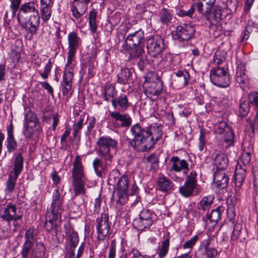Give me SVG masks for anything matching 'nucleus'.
Listing matches in <instances>:
<instances>
[{"label": "nucleus", "mask_w": 258, "mask_h": 258, "mask_svg": "<svg viewBox=\"0 0 258 258\" xmlns=\"http://www.w3.org/2000/svg\"><path fill=\"white\" fill-rule=\"evenodd\" d=\"M40 83L44 88V89H46L48 93L53 95V89L48 83L46 82H40Z\"/></svg>", "instance_id": "nucleus-64"}, {"label": "nucleus", "mask_w": 258, "mask_h": 258, "mask_svg": "<svg viewBox=\"0 0 258 258\" xmlns=\"http://www.w3.org/2000/svg\"><path fill=\"white\" fill-rule=\"evenodd\" d=\"M39 121L37 115L31 111H28L25 115L24 123H29Z\"/></svg>", "instance_id": "nucleus-53"}, {"label": "nucleus", "mask_w": 258, "mask_h": 258, "mask_svg": "<svg viewBox=\"0 0 258 258\" xmlns=\"http://www.w3.org/2000/svg\"><path fill=\"white\" fill-rule=\"evenodd\" d=\"M69 50L67 60H75V56L77 49L81 44V39L75 32L68 35Z\"/></svg>", "instance_id": "nucleus-15"}, {"label": "nucleus", "mask_w": 258, "mask_h": 258, "mask_svg": "<svg viewBox=\"0 0 258 258\" xmlns=\"http://www.w3.org/2000/svg\"><path fill=\"white\" fill-rule=\"evenodd\" d=\"M208 133L203 130L200 131V135L199 139V149L200 151H203L206 147L207 137Z\"/></svg>", "instance_id": "nucleus-48"}, {"label": "nucleus", "mask_w": 258, "mask_h": 258, "mask_svg": "<svg viewBox=\"0 0 258 258\" xmlns=\"http://www.w3.org/2000/svg\"><path fill=\"white\" fill-rule=\"evenodd\" d=\"M112 106L117 108V106L121 111H126L130 105L127 96L124 94H120L118 98L111 100Z\"/></svg>", "instance_id": "nucleus-27"}, {"label": "nucleus", "mask_w": 258, "mask_h": 258, "mask_svg": "<svg viewBox=\"0 0 258 258\" xmlns=\"http://www.w3.org/2000/svg\"><path fill=\"white\" fill-rule=\"evenodd\" d=\"M249 101L240 100L239 102V113L241 116H246L249 111Z\"/></svg>", "instance_id": "nucleus-49"}, {"label": "nucleus", "mask_w": 258, "mask_h": 258, "mask_svg": "<svg viewBox=\"0 0 258 258\" xmlns=\"http://www.w3.org/2000/svg\"><path fill=\"white\" fill-rule=\"evenodd\" d=\"M18 177V176L13 174L12 172L9 174L6 182L7 190L9 192H12L14 190Z\"/></svg>", "instance_id": "nucleus-44"}, {"label": "nucleus", "mask_w": 258, "mask_h": 258, "mask_svg": "<svg viewBox=\"0 0 258 258\" xmlns=\"http://www.w3.org/2000/svg\"><path fill=\"white\" fill-rule=\"evenodd\" d=\"M251 158V149L249 150L248 148L247 149L245 148L241 157V161L244 167L250 163Z\"/></svg>", "instance_id": "nucleus-50"}, {"label": "nucleus", "mask_w": 258, "mask_h": 258, "mask_svg": "<svg viewBox=\"0 0 258 258\" xmlns=\"http://www.w3.org/2000/svg\"><path fill=\"white\" fill-rule=\"evenodd\" d=\"M23 167V158L22 154L18 153L15 158L14 167V173L13 174L18 176L21 173Z\"/></svg>", "instance_id": "nucleus-39"}, {"label": "nucleus", "mask_w": 258, "mask_h": 258, "mask_svg": "<svg viewBox=\"0 0 258 258\" xmlns=\"http://www.w3.org/2000/svg\"><path fill=\"white\" fill-rule=\"evenodd\" d=\"M62 203L63 198L60 197L59 190L56 189L53 194L49 211L46 213L45 223L46 231L51 232L54 230L55 236L60 231V221L57 220L61 218Z\"/></svg>", "instance_id": "nucleus-3"}, {"label": "nucleus", "mask_w": 258, "mask_h": 258, "mask_svg": "<svg viewBox=\"0 0 258 258\" xmlns=\"http://www.w3.org/2000/svg\"><path fill=\"white\" fill-rule=\"evenodd\" d=\"M225 208L223 206H219L216 209L213 210L210 214H207L203 217L204 220L208 222L209 220L210 223L215 225L221 219V215L224 212Z\"/></svg>", "instance_id": "nucleus-28"}, {"label": "nucleus", "mask_w": 258, "mask_h": 258, "mask_svg": "<svg viewBox=\"0 0 258 258\" xmlns=\"http://www.w3.org/2000/svg\"><path fill=\"white\" fill-rule=\"evenodd\" d=\"M195 29L190 25L183 24L176 28V35L177 38L181 40H188L194 36Z\"/></svg>", "instance_id": "nucleus-18"}, {"label": "nucleus", "mask_w": 258, "mask_h": 258, "mask_svg": "<svg viewBox=\"0 0 258 258\" xmlns=\"http://www.w3.org/2000/svg\"><path fill=\"white\" fill-rule=\"evenodd\" d=\"M131 76V72L127 68H122L117 75V82L120 84H126Z\"/></svg>", "instance_id": "nucleus-41"}, {"label": "nucleus", "mask_w": 258, "mask_h": 258, "mask_svg": "<svg viewBox=\"0 0 258 258\" xmlns=\"http://www.w3.org/2000/svg\"><path fill=\"white\" fill-rule=\"evenodd\" d=\"M227 57V52L224 50H218L216 51L214 57V62L218 65H220L225 61Z\"/></svg>", "instance_id": "nucleus-46"}, {"label": "nucleus", "mask_w": 258, "mask_h": 258, "mask_svg": "<svg viewBox=\"0 0 258 258\" xmlns=\"http://www.w3.org/2000/svg\"><path fill=\"white\" fill-rule=\"evenodd\" d=\"M88 8V5L80 0H74L71 7L73 16L77 19L85 14Z\"/></svg>", "instance_id": "nucleus-24"}, {"label": "nucleus", "mask_w": 258, "mask_h": 258, "mask_svg": "<svg viewBox=\"0 0 258 258\" xmlns=\"http://www.w3.org/2000/svg\"><path fill=\"white\" fill-rule=\"evenodd\" d=\"M157 184L159 189L162 191H169L173 186L172 181L163 175L158 177Z\"/></svg>", "instance_id": "nucleus-30"}, {"label": "nucleus", "mask_w": 258, "mask_h": 258, "mask_svg": "<svg viewBox=\"0 0 258 258\" xmlns=\"http://www.w3.org/2000/svg\"><path fill=\"white\" fill-rule=\"evenodd\" d=\"M145 93L148 97L155 99L160 94L163 89L162 83L156 75L153 76L152 80L146 79L144 84Z\"/></svg>", "instance_id": "nucleus-11"}, {"label": "nucleus", "mask_w": 258, "mask_h": 258, "mask_svg": "<svg viewBox=\"0 0 258 258\" xmlns=\"http://www.w3.org/2000/svg\"><path fill=\"white\" fill-rule=\"evenodd\" d=\"M93 167L96 174L100 177H102L103 174H105V171L109 164L106 166L103 165V162L101 159L96 158L92 163Z\"/></svg>", "instance_id": "nucleus-34"}, {"label": "nucleus", "mask_w": 258, "mask_h": 258, "mask_svg": "<svg viewBox=\"0 0 258 258\" xmlns=\"http://www.w3.org/2000/svg\"><path fill=\"white\" fill-rule=\"evenodd\" d=\"M215 132L220 135H223L227 147L233 146L235 135L231 127L226 122L221 121L218 123L215 127Z\"/></svg>", "instance_id": "nucleus-14"}, {"label": "nucleus", "mask_w": 258, "mask_h": 258, "mask_svg": "<svg viewBox=\"0 0 258 258\" xmlns=\"http://www.w3.org/2000/svg\"><path fill=\"white\" fill-rule=\"evenodd\" d=\"M165 48L164 40L161 37H152L147 40L148 53L152 57H156L160 55Z\"/></svg>", "instance_id": "nucleus-13"}, {"label": "nucleus", "mask_w": 258, "mask_h": 258, "mask_svg": "<svg viewBox=\"0 0 258 258\" xmlns=\"http://www.w3.org/2000/svg\"><path fill=\"white\" fill-rule=\"evenodd\" d=\"M229 160L224 154H217L214 158V165L216 170H225L228 166Z\"/></svg>", "instance_id": "nucleus-31"}, {"label": "nucleus", "mask_w": 258, "mask_h": 258, "mask_svg": "<svg viewBox=\"0 0 258 258\" xmlns=\"http://www.w3.org/2000/svg\"><path fill=\"white\" fill-rule=\"evenodd\" d=\"M210 80L214 85L221 88H226L230 83L229 75L227 70L220 67L211 70Z\"/></svg>", "instance_id": "nucleus-7"}, {"label": "nucleus", "mask_w": 258, "mask_h": 258, "mask_svg": "<svg viewBox=\"0 0 258 258\" xmlns=\"http://www.w3.org/2000/svg\"><path fill=\"white\" fill-rule=\"evenodd\" d=\"M52 65V63L51 61V60L49 59L48 62L44 67L43 72L40 73V75L43 79H46L48 78L49 74L51 71Z\"/></svg>", "instance_id": "nucleus-56"}, {"label": "nucleus", "mask_w": 258, "mask_h": 258, "mask_svg": "<svg viewBox=\"0 0 258 258\" xmlns=\"http://www.w3.org/2000/svg\"><path fill=\"white\" fill-rule=\"evenodd\" d=\"M97 239L99 240H104L109 237L110 234V226L109 224L108 216L105 213H102L97 220Z\"/></svg>", "instance_id": "nucleus-12"}, {"label": "nucleus", "mask_w": 258, "mask_h": 258, "mask_svg": "<svg viewBox=\"0 0 258 258\" xmlns=\"http://www.w3.org/2000/svg\"><path fill=\"white\" fill-rule=\"evenodd\" d=\"M37 6L34 1L23 4L20 8L17 16L19 22L24 21L22 26L32 35L36 33L39 25L40 16Z\"/></svg>", "instance_id": "nucleus-2"}, {"label": "nucleus", "mask_w": 258, "mask_h": 258, "mask_svg": "<svg viewBox=\"0 0 258 258\" xmlns=\"http://www.w3.org/2000/svg\"><path fill=\"white\" fill-rule=\"evenodd\" d=\"M85 115H80L79 121L73 126L74 135L76 136L83 127Z\"/></svg>", "instance_id": "nucleus-55"}, {"label": "nucleus", "mask_w": 258, "mask_h": 258, "mask_svg": "<svg viewBox=\"0 0 258 258\" xmlns=\"http://www.w3.org/2000/svg\"><path fill=\"white\" fill-rule=\"evenodd\" d=\"M7 148L8 152L11 153L15 151L17 147V143L14 137V127L12 121L7 126Z\"/></svg>", "instance_id": "nucleus-23"}, {"label": "nucleus", "mask_w": 258, "mask_h": 258, "mask_svg": "<svg viewBox=\"0 0 258 258\" xmlns=\"http://www.w3.org/2000/svg\"><path fill=\"white\" fill-rule=\"evenodd\" d=\"M33 257L39 258H44L45 255V247L44 243L42 242H37L36 244V249L34 251Z\"/></svg>", "instance_id": "nucleus-47"}, {"label": "nucleus", "mask_w": 258, "mask_h": 258, "mask_svg": "<svg viewBox=\"0 0 258 258\" xmlns=\"http://www.w3.org/2000/svg\"><path fill=\"white\" fill-rule=\"evenodd\" d=\"M154 221V214L148 209H144L140 212L139 217L133 220V225L138 230L143 231L150 228Z\"/></svg>", "instance_id": "nucleus-10"}, {"label": "nucleus", "mask_w": 258, "mask_h": 258, "mask_svg": "<svg viewBox=\"0 0 258 258\" xmlns=\"http://www.w3.org/2000/svg\"><path fill=\"white\" fill-rule=\"evenodd\" d=\"M42 132V128L39 121L24 123L23 134L26 139H31L33 134L39 135Z\"/></svg>", "instance_id": "nucleus-19"}, {"label": "nucleus", "mask_w": 258, "mask_h": 258, "mask_svg": "<svg viewBox=\"0 0 258 258\" xmlns=\"http://www.w3.org/2000/svg\"><path fill=\"white\" fill-rule=\"evenodd\" d=\"M172 163L170 170L175 172H180L183 170L188 169V164L184 159L180 160L177 156L172 157L170 160Z\"/></svg>", "instance_id": "nucleus-26"}, {"label": "nucleus", "mask_w": 258, "mask_h": 258, "mask_svg": "<svg viewBox=\"0 0 258 258\" xmlns=\"http://www.w3.org/2000/svg\"><path fill=\"white\" fill-rule=\"evenodd\" d=\"M144 38V33L141 30L137 31L128 35L126 43L130 47L139 45Z\"/></svg>", "instance_id": "nucleus-29"}, {"label": "nucleus", "mask_w": 258, "mask_h": 258, "mask_svg": "<svg viewBox=\"0 0 258 258\" xmlns=\"http://www.w3.org/2000/svg\"><path fill=\"white\" fill-rule=\"evenodd\" d=\"M174 74L177 77L179 78L180 81L183 83L184 86L187 85L189 79V75L187 71H178L177 72H175Z\"/></svg>", "instance_id": "nucleus-51"}, {"label": "nucleus", "mask_w": 258, "mask_h": 258, "mask_svg": "<svg viewBox=\"0 0 258 258\" xmlns=\"http://www.w3.org/2000/svg\"><path fill=\"white\" fill-rule=\"evenodd\" d=\"M110 115L116 120L121 121L122 126L128 127L131 124L132 118L127 113L121 114L119 112H112Z\"/></svg>", "instance_id": "nucleus-33"}, {"label": "nucleus", "mask_w": 258, "mask_h": 258, "mask_svg": "<svg viewBox=\"0 0 258 258\" xmlns=\"http://www.w3.org/2000/svg\"><path fill=\"white\" fill-rule=\"evenodd\" d=\"M130 254L133 255L135 258H150L149 256L146 255H142L140 251L137 248H133L130 252Z\"/></svg>", "instance_id": "nucleus-61"}, {"label": "nucleus", "mask_w": 258, "mask_h": 258, "mask_svg": "<svg viewBox=\"0 0 258 258\" xmlns=\"http://www.w3.org/2000/svg\"><path fill=\"white\" fill-rule=\"evenodd\" d=\"M197 174L192 171L186 177L184 184L179 188L180 193L185 197H188L199 194L198 184L197 179Z\"/></svg>", "instance_id": "nucleus-8"}, {"label": "nucleus", "mask_w": 258, "mask_h": 258, "mask_svg": "<svg viewBox=\"0 0 258 258\" xmlns=\"http://www.w3.org/2000/svg\"><path fill=\"white\" fill-rule=\"evenodd\" d=\"M53 4V0H40V15L44 22H47L50 19L51 16V8Z\"/></svg>", "instance_id": "nucleus-22"}, {"label": "nucleus", "mask_w": 258, "mask_h": 258, "mask_svg": "<svg viewBox=\"0 0 258 258\" xmlns=\"http://www.w3.org/2000/svg\"><path fill=\"white\" fill-rule=\"evenodd\" d=\"M249 102L258 108V92L251 93L249 95Z\"/></svg>", "instance_id": "nucleus-59"}, {"label": "nucleus", "mask_w": 258, "mask_h": 258, "mask_svg": "<svg viewBox=\"0 0 258 258\" xmlns=\"http://www.w3.org/2000/svg\"><path fill=\"white\" fill-rule=\"evenodd\" d=\"M76 65V60H67L63 73L62 92L64 96L70 97L72 95L71 92L72 89L73 79L74 77V69Z\"/></svg>", "instance_id": "nucleus-6"}, {"label": "nucleus", "mask_w": 258, "mask_h": 258, "mask_svg": "<svg viewBox=\"0 0 258 258\" xmlns=\"http://www.w3.org/2000/svg\"><path fill=\"white\" fill-rule=\"evenodd\" d=\"M130 51V59L138 58L142 56L143 53H144V50L143 47L139 45L135 46H132Z\"/></svg>", "instance_id": "nucleus-45"}, {"label": "nucleus", "mask_w": 258, "mask_h": 258, "mask_svg": "<svg viewBox=\"0 0 258 258\" xmlns=\"http://www.w3.org/2000/svg\"><path fill=\"white\" fill-rule=\"evenodd\" d=\"M236 79L237 82L240 85L242 84L243 86L247 83L248 78L244 66H238L236 72Z\"/></svg>", "instance_id": "nucleus-35"}, {"label": "nucleus", "mask_w": 258, "mask_h": 258, "mask_svg": "<svg viewBox=\"0 0 258 258\" xmlns=\"http://www.w3.org/2000/svg\"><path fill=\"white\" fill-rule=\"evenodd\" d=\"M249 125L252 133L254 132L255 129L258 130V111L255 116L253 122H250Z\"/></svg>", "instance_id": "nucleus-62"}, {"label": "nucleus", "mask_w": 258, "mask_h": 258, "mask_svg": "<svg viewBox=\"0 0 258 258\" xmlns=\"http://www.w3.org/2000/svg\"><path fill=\"white\" fill-rule=\"evenodd\" d=\"M116 242L115 239L112 240L108 253V258H115L116 254Z\"/></svg>", "instance_id": "nucleus-60"}, {"label": "nucleus", "mask_w": 258, "mask_h": 258, "mask_svg": "<svg viewBox=\"0 0 258 258\" xmlns=\"http://www.w3.org/2000/svg\"><path fill=\"white\" fill-rule=\"evenodd\" d=\"M199 13L202 15L206 12H210L211 9L215 5L206 0H199L195 3Z\"/></svg>", "instance_id": "nucleus-36"}, {"label": "nucleus", "mask_w": 258, "mask_h": 258, "mask_svg": "<svg viewBox=\"0 0 258 258\" xmlns=\"http://www.w3.org/2000/svg\"><path fill=\"white\" fill-rule=\"evenodd\" d=\"M209 242L208 240L205 245L206 253L209 258H214L218 253L217 250L212 247H209Z\"/></svg>", "instance_id": "nucleus-54"}, {"label": "nucleus", "mask_w": 258, "mask_h": 258, "mask_svg": "<svg viewBox=\"0 0 258 258\" xmlns=\"http://www.w3.org/2000/svg\"><path fill=\"white\" fill-rule=\"evenodd\" d=\"M72 178L75 196L85 194L86 189L85 186L86 178L84 168L79 155L75 157L73 163Z\"/></svg>", "instance_id": "nucleus-4"}, {"label": "nucleus", "mask_w": 258, "mask_h": 258, "mask_svg": "<svg viewBox=\"0 0 258 258\" xmlns=\"http://www.w3.org/2000/svg\"><path fill=\"white\" fill-rule=\"evenodd\" d=\"M242 226L240 224H236L234 226V229L233 232L232 233L231 237V241L232 242H235L236 241L239 237L240 236V235L241 234V229Z\"/></svg>", "instance_id": "nucleus-52"}, {"label": "nucleus", "mask_w": 258, "mask_h": 258, "mask_svg": "<svg viewBox=\"0 0 258 258\" xmlns=\"http://www.w3.org/2000/svg\"><path fill=\"white\" fill-rule=\"evenodd\" d=\"M97 12L94 9L89 12L88 16L89 29L92 34H94L97 31L98 25L96 23Z\"/></svg>", "instance_id": "nucleus-37"}, {"label": "nucleus", "mask_w": 258, "mask_h": 258, "mask_svg": "<svg viewBox=\"0 0 258 258\" xmlns=\"http://www.w3.org/2000/svg\"><path fill=\"white\" fill-rule=\"evenodd\" d=\"M130 180L126 175L120 177L116 184V189L118 191V198L125 199L128 194Z\"/></svg>", "instance_id": "nucleus-21"}, {"label": "nucleus", "mask_w": 258, "mask_h": 258, "mask_svg": "<svg viewBox=\"0 0 258 258\" xmlns=\"http://www.w3.org/2000/svg\"><path fill=\"white\" fill-rule=\"evenodd\" d=\"M115 87L111 84L108 85L104 88L103 92L102 94V98L106 101H110L114 98Z\"/></svg>", "instance_id": "nucleus-43"}, {"label": "nucleus", "mask_w": 258, "mask_h": 258, "mask_svg": "<svg viewBox=\"0 0 258 258\" xmlns=\"http://www.w3.org/2000/svg\"><path fill=\"white\" fill-rule=\"evenodd\" d=\"M35 231L34 227H30L26 230L24 236L25 241L21 251V258L33 257V246L35 242Z\"/></svg>", "instance_id": "nucleus-9"}, {"label": "nucleus", "mask_w": 258, "mask_h": 258, "mask_svg": "<svg viewBox=\"0 0 258 258\" xmlns=\"http://www.w3.org/2000/svg\"><path fill=\"white\" fill-rule=\"evenodd\" d=\"M0 217L8 222L13 220L15 222L22 219V216L17 214V208L15 205L9 204L4 208Z\"/></svg>", "instance_id": "nucleus-17"}, {"label": "nucleus", "mask_w": 258, "mask_h": 258, "mask_svg": "<svg viewBox=\"0 0 258 258\" xmlns=\"http://www.w3.org/2000/svg\"><path fill=\"white\" fill-rule=\"evenodd\" d=\"M159 16L160 22L162 24L166 25H168L171 23L172 19V15L170 12L165 8H163L161 10Z\"/></svg>", "instance_id": "nucleus-40"}, {"label": "nucleus", "mask_w": 258, "mask_h": 258, "mask_svg": "<svg viewBox=\"0 0 258 258\" xmlns=\"http://www.w3.org/2000/svg\"><path fill=\"white\" fill-rule=\"evenodd\" d=\"M64 232L67 235L68 245L72 249H75L79 242V236L75 231L72 225L70 223H67L64 225Z\"/></svg>", "instance_id": "nucleus-20"}, {"label": "nucleus", "mask_w": 258, "mask_h": 258, "mask_svg": "<svg viewBox=\"0 0 258 258\" xmlns=\"http://www.w3.org/2000/svg\"><path fill=\"white\" fill-rule=\"evenodd\" d=\"M117 145V141L109 136H103L98 139V154L105 160L106 166L109 164V162L112 161Z\"/></svg>", "instance_id": "nucleus-5"}, {"label": "nucleus", "mask_w": 258, "mask_h": 258, "mask_svg": "<svg viewBox=\"0 0 258 258\" xmlns=\"http://www.w3.org/2000/svg\"><path fill=\"white\" fill-rule=\"evenodd\" d=\"M214 199V196L212 195H208L203 197L198 204L199 209L204 211L209 210L213 203Z\"/></svg>", "instance_id": "nucleus-38"}, {"label": "nucleus", "mask_w": 258, "mask_h": 258, "mask_svg": "<svg viewBox=\"0 0 258 258\" xmlns=\"http://www.w3.org/2000/svg\"><path fill=\"white\" fill-rule=\"evenodd\" d=\"M246 175V169L241 165L237 164L235 171V184L236 187L239 188L243 184Z\"/></svg>", "instance_id": "nucleus-32"}, {"label": "nucleus", "mask_w": 258, "mask_h": 258, "mask_svg": "<svg viewBox=\"0 0 258 258\" xmlns=\"http://www.w3.org/2000/svg\"><path fill=\"white\" fill-rule=\"evenodd\" d=\"M169 248V239L165 238L161 243V246H159L157 254L159 258L164 257L167 254Z\"/></svg>", "instance_id": "nucleus-42"}, {"label": "nucleus", "mask_w": 258, "mask_h": 258, "mask_svg": "<svg viewBox=\"0 0 258 258\" xmlns=\"http://www.w3.org/2000/svg\"><path fill=\"white\" fill-rule=\"evenodd\" d=\"M214 181L219 188H224L228 185L229 178L225 170H216L214 175Z\"/></svg>", "instance_id": "nucleus-25"}, {"label": "nucleus", "mask_w": 258, "mask_h": 258, "mask_svg": "<svg viewBox=\"0 0 258 258\" xmlns=\"http://www.w3.org/2000/svg\"><path fill=\"white\" fill-rule=\"evenodd\" d=\"M199 239L197 235H195L192 238L186 241L183 245L184 249L192 248L196 244Z\"/></svg>", "instance_id": "nucleus-58"}, {"label": "nucleus", "mask_w": 258, "mask_h": 258, "mask_svg": "<svg viewBox=\"0 0 258 258\" xmlns=\"http://www.w3.org/2000/svg\"><path fill=\"white\" fill-rule=\"evenodd\" d=\"M10 8L12 10V14L15 15L16 12L20 8L21 0H10Z\"/></svg>", "instance_id": "nucleus-57"}, {"label": "nucleus", "mask_w": 258, "mask_h": 258, "mask_svg": "<svg viewBox=\"0 0 258 258\" xmlns=\"http://www.w3.org/2000/svg\"><path fill=\"white\" fill-rule=\"evenodd\" d=\"M202 16L210 23L211 26H216L222 19L223 9L215 5L210 12L202 14Z\"/></svg>", "instance_id": "nucleus-16"}, {"label": "nucleus", "mask_w": 258, "mask_h": 258, "mask_svg": "<svg viewBox=\"0 0 258 258\" xmlns=\"http://www.w3.org/2000/svg\"><path fill=\"white\" fill-rule=\"evenodd\" d=\"M147 160L153 165H157L159 162L157 156L154 154H152L149 156L147 158Z\"/></svg>", "instance_id": "nucleus-63"}, {"label": "nucleus", "mask_w": 258, "mask_h": 258, "mask_svg": "<svg viewBox=\"0 0 258 258\" xmlns=\"http://www.w3.org/2000/svg\"><path fill=\"white\" fill-rule=\"evenodd\" d=\"M161 127L156 125L143 126L136 123L131 126L133 138H127L129 145L135 150L144 152L151 149L162 135Z\"/></svg>", "instance_id": "nucleus-1"}]
</instances>
